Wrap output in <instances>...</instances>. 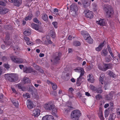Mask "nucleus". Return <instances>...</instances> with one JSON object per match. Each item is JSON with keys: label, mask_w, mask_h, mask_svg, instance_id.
I'll return each mask as SVG.
<instances>
[{"label": "nucleus", "mask_w": 120, "mask_h": 120, "mask_svg": "<svg viewBox=\"0 0 120 120\" xmlns=\"http://www.w3.org/2000/svg\"><path fill=\"white\" fill-rule=\"evenodd\" d=\"M5 77L6 80L11 82L17 81L18 78L17 75L14 74H5Z\"/></svg>", "instance_id": "f257e3e1"}, {"label": "nucleus", "mask_w": 120, "mask_h": 120, "mask_svg": "<svg viewBox=\"0 0 120 120\" xmlns=\"http://www.w3.org/2000/svg\"><path fill=\"white\" fill-rule=\"evenodd\" d=\"M81 116L80 111L78 109L73 111L71 114V118L72 120H79V118Z\"/></svg>", "instance_id": "f03ea898"}, {"label": "nucleus", "mask_w": 120, "mask_h": 120, "mask_svg": "<svg viewBox=\"0 0 120 120\" xmlns=\"http://www.w3.org/2000/svg\"><path fill=\"white\" fill-rule=\"evenodd\" d=\"M44 108L45 109L48 111H52L53 113L57 112V109L55 108L54 105L52 102H49L45 104Z\"/></svg>", "instance_id": "7ed1b4c3"}, {"label": "nucleus", "mask_w": 120, "mask_h": 120, "mask_svg": "<svg viewBox=\"0 0 120 120\" xmlns=\"http://www.w3.org/2000/svg\"><path fill=\"white\" fill-rule=\"evenodd\" d=\"M107 15L109 17H110L114 13L112 7L110 5H106L104 8Z\"/></svg>", "instance_id": "20e7f679"}, {"label": "nucleus", "mask_w": 120, "mask_h": 120, "mask_svg": "<svg viewBox=\"0 0 120 120\" xmlns=\"http://www.w3.org/2000/svg\"><path fill=\"white\" fill-rule=\"evenodd\" d=\"M61 56V53L59 52L58 53H56V55L54 56L53 60H51V61L52 62H53L54 63L57 64Z\"/></svg>", "instance_id": "39448f33"}, {"label": "nucleus", "mask_w": 120, "mask_h": 120, "mask_svg": "<svg viewBox=\"0 0 120 120\" xmlns=\"http://www.w3.org/2000/svg\"><path fill=\"white\" fill-rule=\"evenodd\" d=\"M109 64H104L103 65H99L98 66L99 69L102 71H106L109 68Z\"/></svg>", "instance_id": "423d86ee"}, {"label": "nucleus", "mask_w": 120, "mask_h": 120, "mask_svg": "<svg viewBox=\"0 0 120 120\" xmlns=\"http://www.w3.org/2000/svg\"><path fill=\"white\" fill-rule=\"evenodd\" d=\"M9 1L11 3H14V5L17 7H19L22 2V0H9Z\"/></svg>", "instance_id": "0eeeda50"}, {"label": "nucleus", "mask_w": 120, "mask_h": 120, "mask_svg": "<svg viewBox=\"0 0 120 120\" xmlns=\"http://www.w3.org/2000/svg\"><path fill=\"white\" fill-rule=\"evenodd\" d=\"M85 13V16L87 18L90 19L91 18L93 17V13L92 11L89 10L85 11H84Z\"/></svg>", "instance_id": "6e6552de"}, {"label": "nucleus", "mask_w": 120, "mask_h": 120, "mask_svg": "<svg viewBox=\"0 0 120 120\" xmlns=\"http://www.w3.org/2000/svg\"><path fill=\"white\" fill-rule=\"evenodd\" d=\"M82 3L84 8H87L88 7H90L91 2L86 0H82Z\"/></svg>", "instance_id": "1a4fd4ad"}, {"label": "nucleus", "mask_w": 120, "mask_h": 120, "mask_svg": "<svg viewBox=\"0 0 120 120\" xmlns=\"http://www.w3.org/2000/svg\"><path fill=\"white\" fill-rule=\"evenodd\" d=\"M9 11V10L6 8L0 7V14H4L6 13Z\"/></svg>", "instance_id": "9d476101"}, {"label": "nucleus", "mask_w": 120, "mask_h": 120, "mask_svg": "<svg viewBox=\"0 0 120 120\" xmlns=\"http://www.w3.org/2000/svg\"><path fill=\"white\" fill-rule=\"evenodd\" d=\"M70 8L71 10L73 11V13L72 14V15L74 16H75L76 15L75 9L77 8V6L74 4H72L71 5Z\"/></svg>", "instance_id": "9b49d317"}, {"label": "nucleus", "mask_w": 120, "mask_h": 120, "mask_svg": "<svg viewBox=\"0 0 120 120\" xmlns=\"http://www.w3.org/2000/svg\"><path fill=\"white\" fill-rule=\"evenodd\" d=\"M42 119L43 120H53L54 118L52 115H47L43 117Z\"/></svg>", "instance_id": "f8f14e48"}, {"label": "nucleus", "mask_w": 120, "mask_h": 120, "mask_svg": "<svg viewBox=\"0 0 120 120\" xmlns=\"http://www.w3.org/2000/svg\"><path fill=\"white\" fill-rule=\"evenodd\" d=\"M40 111L39 109H36L33 111V115L35 117H38L40 114Z\"/></svg>", "instance_id": "ddd939ff"}, {"label": "nucleus", "mask_w": 120, "mask_h": 120, "mask_svg": "<svg viewBox=\"0 0 120 120\" xmlns=\"http://www.w3.org/2000/svg\"><path fill=\"white\" fill-rule=\"evenodd\" d=\"M10 36L9 34L7 35L5 37V41L4 42L6 45H9L10 44Z\"/></svg>", "instance_id": "4468645a"}, {"label": "nucleus", "mask_w": 120, "mask_h": 120, "mask_svg": "<svg viewBox=\"0 0 120 120\" xmlns=\"http://www.w3.org/2000/svg\"><path fill=\"white\" fill-rule=\"evenodd\" d=\"M27 105L28 108L30 109H31L33 107L34 105L32 101L27 100Z\"/></svg>", "instance_id": "2eb2a0df"}, {"label": "nucleus", "mask_w": 120, "mask_h": 120, "mask_svg": "<svg viewBox=\"0 0 120 120\" xmlns=\"http://www.w3.org/2000/svg\"><path fill=\"white\" fill-rule=\"evenodd\" d=\"M104 41H104L103 42L101 43L99 45L98 47L95 48V50L96 51L98 52H99L102 49V48L104 46Z\"/></svg>", "instance_id": "dca6fc26"}, {"label": "nucleus", "mask_w": 120, "mask_h": 120, "mask_svg": "<svg viewBox=\"0 0 120 120\" xmlns=\"http://www.w3.org/2000/svg\"><path fill=\"white\" fill-rule=\"evenodd\" d=\"M96 22L98 24L100 25L101 26H104L105 24V20L103 19L99 20L98 21H97Z\"/></svg>", "instance_id": "f3484780"}, {"label": "nucleus", "mask_w": 120, "mask_h": 120, "mask_svg": "<svg viewBox=\"0 0 120 120\" xmlns=\"http://www.w3.org/2000/svg\"><path fill=\"white\" fill-rule=\"evenodd\" d=\"M32 69L30 68L25 67L23 68V71L26 73H31L32 71Z\"/></svg>", "instance_id": "a211bd4d"}, {"label": "nucleus", "mask_w": 120, "mask_h": 120, "mask_svg": "<svg viewBox=\"0 0 120 120\" xmlns=\"http://www.w3.org/2000/svg\"><path fill=\"white\" fill-rule=\"evenodd\" d=\"M84 74V71H82L81 70L80 72V75L79 77L78 78L77 80V83H78L79 82V81H80L82 79V77L83 75Z\"/></svg>", "instance_id": "6ab92c4d"}, {"label": "nucleus", "mask_w": 120, "mask_h": 120, "mask_svg": "<svg viewBox=\"0 0 120 120\" xmlns=\"http://www.w3.org/2000/svg\"><path fill=\"white\" fill-rule=\"evenodd\" d=\"M41 18L45 21L47 22L48 21V18L47 15L45 14H43L42 15Z\"/></svg>", "instance_id": "aec40b11"}, {"label": "nucleus", "mask_w": 120, "mask_h": 120, "mask_svg": "<svg viewBox=\"0 0 120 120\" xmlns=\"http://www.w3.org/2000/svg\"><path fill=\"white\" fill-rule=\"evenodd\" d=\"M114 94L112 92H111L109 94L107 95L106 98L108 100L112 99Z\"/></svg>", "instance_id": "412c9836"}, {"label": "nucleus", "mask_w": 120, "mask_h": 120, "mask_svg": "<svg viewBox=\"0 0 120 120\" xmlns=\"http://www.w3.org/2000/svg\"><path fill=\"white\" fill-rule=\"evenodd\" d=\"M107 72L108 73L109 75L111 77L114 78L116 76L111 71H108Z\"/></svg>", "instance_id": "4be33fe9"}, {"label": "nucleus", "mask_w": 120, "mask_h": 120, "mask_svg": "<svg viewBox=\"0 0 120 120\" xmlns=\"http://www.w3.org/2000/svg\"><path fill=\"white\" fill-rule=\"evenodd\" d=\"M33 16V15L31 13H30L28 16L25 17V20L26 21H27L28 20H30L32 19Z\"/></svg>", "instance_id": "5701e85b"}, {"label": "nucleus", "mask_w": 120, "mask_h": 120, "mask_svg": "<svg viewBox=\"0 0 120 120\" xmlns=\"http://www.w3.org/2000/svg\"><path fill=\"white\" fill-rule=\"evenodd\" d=\"M39 26L38 24H36L34 23H32L31 24V27L36 30H37L38 28L39 27Z\"/></svg>", "instance_id": "b1692460"}, {"label": "nucleus", "mask_w": 120, "mask_h": 120, "mask_svg": "<svg viewBox=\"0 0 120 120\" xmlns=\"http://www.w3.org/2000/svg\"><path fill=\"white\" fill-rule=\"evenodd\" d=\"M116 117V115L114 113L111 114L108 120H113Z\"/></svg>", "instance_id": "393cba45"}, {"label": "nucleus", "mask_w": 120, "mask_h": 120, "mask_svg": "<svg viewBox=\"0 0 120 120\" xmlns=\"http://www.w3.org/2000/svg\"><path fill=\"white\" fill-rule=\"evenodd\" d=\"M102 86H100L99 88H96V89L95 91L96 92L98 93H101L103 92V90L102 89Z\"/></svg>", "instance_id": "a878e982"}, {"label": "nucleus", "mask_w": 120, "mask_h": 120, "mask_svg": "<svg viewBox=\"0 0 120 120\" xmlns=\"http://www.w3.org/2000/svg\"><path fill=\"white\" fill-rule=\"evenodd\" d=\"M86 41L90 44H92L93 43V40L90 36L87 39H86Z\"/></svg>", "instance_id": "bb28decb"}, {"label": "nucleus", "mask_w": 120, "mask_h": 120, "mask_svg": "<svg viewBox=\"0 0 120 120\" xmlns=\"http://www.w3.org/2000/svg\"><path fill=\"white\" fill-rule=\"evenodd\" d=\"M112 58L110 55H109L107 57L105 58V61L106 62H109L111 61Z\"/></svg>", "instance_id": "cd10ccee"}, {"label": "nucleus", "mask_w": 120, "mask_h": 120, "mask_svg": "<svg viewBox=\"0 0 120 120\" xmlns=\"http://www.w3.org/2000/svg\"><path fill=\"white\" fill-rule=\"evenodd\" d=\"M4 27L6 29L9 30H11L12 29V26L10 25H5Z\"/></svg>", "instance_id": "c85d7f7f"}, {"label": "nucleus", "mask_w": 120, "mask_h": 120, "mask_svg": "<svg viewBox=\"0 0 120 120\" xmlns=\"http://www.w3.org/2000/svg\"><path fill=\"white\" fill-rule=\"evenodd\" d=\"M23 96L26 99L29 98H30V95L27 93H24L23 95Z\"/></svg>", "instance_id": "c756f323"}, {"label": "nucleus", "mask_w": 120, "mask_h": 120, "mask_svg": "<svg viewBox=\"0 0 120 120\" xmlns=\"http://www.w3.org/2000/svg\"><path fill=\"white\" fill-rule=\"evenodd\" d=\"M11 59L15 63H17L18 58H16L14 56H11L10 57Z\"/></svg>", "instance_id": "7c9ffc66"}, {"label": "nucleus", "mask_w": 120, "mask_h": 120, "mask_svg": "<svg viewBox=\"0 0 120 120\" xmlns=\"http://www.w3.org/2000/svg\"><path fill=\"white\" fill-rule=\"evenodd\" d=\"M108 53V51L104 49L102 51L101 54L102 56H105L107 55Z\"/></svg>", "instance_id": "2f4dec72"}, {"label": "nucleus", "mask_w": 120, "mask_h": 120, "mask_svg": "<svg viewBox=\"0 0 120 120\" xmlns=\"http://www.w3.org/2000/svg\"><path fill=\"white\" fill-rule=\"evenodd\" d=\"M104 75V74H102L100 76V78L99 79V81L100 82H101V83L102 84H103L104 82V81L103 80V78H104V77L103 78L102 77H103Z\"/></svg>", "instance_id": "473e14b6"}, {"label": "nucleus", "mask_w": 120, "mask_h": 120, "mask_svg": "<svg viewBox=\"0 0 120 120\" xmlns=\"http://www.w3.org/2000/svg\"><path fill=\"white\" fill-rule=\"evenodd\" d=\"M23 79L24 83H28L30 82L29 79L26 77H24L23 78Z\"/></svg>", "instance_id": "72a5a7b5"}, {"label": "nucleus", "mask_w": 120, "mask_h": 120, "mask_svg": "<svg viewBox=\"0 0 120 120\" xmlns=\"http://www.w3.org/2000/svg\"><path fill=\"white\" fill-rule=\"evenodd\" d=\"M73 44L74 46H80L81 45V43L79 41H75L74 42Z\"/></svg>", "instance_id": "f704fd0d"}, {"label": "nucleus", "mask_w": 120, "mask_h": 120, "mask_svg": "<svg viewBox=\"0 0 120 120\" xmlns=\"http://www.w3.org/2000/svg\"><path fill=\"white\" fill-rule=\"evenodd\" d=\"M49 36L47 37L46 39L45 38H42L43 41L44 42L45 44L46 45H48V43L47 41V40L48 39Z\"/></svg>", "instance_id": "c9c22d12"}, {"label": "nucleus", "mask_w": 120, "mask_h": 120, "mask_svg": "<svg viewBox=\"0 0 120 120\" xmlns=\"http://www.w3.org/2000/svg\"><path fill=\"white\" fill-rule=\"evenodd\" d=\"M33 21L35 23L39 24H41V22L38 20L37 18L36 17L34 18L33 19Z\"/></svg>", "instance_id": "e433bc0d"}, {"label": "nucleus", "mask_w": 120, "mask_h": 120, "mask_svg": "<svg viewBox=\"0 0 120 120\" xmlns=\"http://www.w3.org/2000/svg\"><path fill=\"white\" fill-rule=\"evenodd\" d=\"M8 58L7 56H4L1 58V59L2 61L5 62L7 60Z\"/></svg>", "instance_id": "4c0bfd02"}, {"label": "nucleus", "mask_w": 120, "mask_h": 120, "mask_svg": "<svg viewBox=\"0 0 120 120\" xmlns=\"http://www.w3.org/2000/svg\"><path fill=\"white\" fill-rule=\"evenodd\" d=\"M52 88L54 90H56L57 88V86L56 84L55 83H52Z\"/></svg>", "instance_id": "58836bf2"}, {"label": "nucleus", "mask_w": 120, "mask_h": 120, "mask_svg": "<svg viewBox=\"0 0 120 120\" xmlns=\"http://www.w3.org/2000/svg\"><path fill=\"white\" fill-rule=\"evenodd\" d=\"M90 88L91 90L95 91L96 88V87H95L94 86L92 85H90Z\"/></svg>", "instance_id": "ea45409f"}, {"label": "nucleus", "mask_w": 120, "mask_h": 120, "mask_svg": "<svg viewBox=\"0 0 120 120\" xmlns=\"http://www.w3.org/2000/svg\"><path fill=\"white\" fill-rule=\"evenodd\" d=\"M7 3V1L6 2H5L4 1H2L0 0V5L5 6L6 5V3Z\"/></svg>", "instance_id": "a19ab883"}, {"label": "nucleus", "mask_w": 120, "mask_h": 120, "mask_svg": "<svg viewBox=\"0 0 120 120\" xmlns=\"http://www.w3.org/2000/svg\"><path fill=\"white\" fill-rule=\"evenodd\" d=\"M52 24L53 25L55 28H57L58 23L57 22H52Z\"/></svg>", "instance_id": "79ce46f5"}, {"label": "nucleus", "mask_w": 120, "mask_h": 120, "mask_svg": "<svg viewBox=\"0 0 120 120\" xmlns=\"http://www.w3.org/2000/svg\"><path fill=\"white\" fill-rule=\"evenodd\" d=\"M24 34L25 35H29L30 34V33L29 30H26L24 31Z\"/></svg>", "instance_id": "37998d69"}, {"label": "nucleus", "mask_w": 120, "mask_h": 120, "mask_svg": "<svg viewBox=\"0 0 120 120\" xmlns=\"http://www.w3.org/2000/svg\"><path fill=\"white\" fill-rule=\"evenodd\" d=\"M88 33L86 31L83 30L81 31V34L83 37V36H85Z\"/></svg>", "instance_id": "c03bdc74"}, {"label": "nucleus", "mask_w": 120, "mask_h": 120, "mask_svg": "<svg viewBox=\"0 0 120 120\" xmlns=\"http://www.w3.org/2000/svg\"><path fill=\"white\" fill-rule=\"evenodd\" d=\"M90 36V34L88 33L85 36H83V38L85 40H86Z\"/></svg>", "instance_id": "a18cd8bd"}, {"label": "nucleus", "mask_w": 120, "mask_h": 120, "mask_svg": "<svg viewBox=\"0 0 120 120\" xmlns=\"http://www.w3.org/2000/svg\"><path fill=\"white\" fill-rule=\"evenodd\" d=\"M4 66L7 69H9L10 68V65L8 64H5L4 65Z\"/></svg>", "instance_id": "49530a36"}, {"label": "nucleus", "mask_w": 120, "mask_h": 120, "mask_svg": "<svg viewBox=\"0 0 120 120\" xmlns=\"http://www.w3.org/2000/svg\"><path fill=\"white\" fill-rule=\"evenodd\" d=\"M98 115L99 117L103 116L102 112L101 109H99V110Z\"/></svg>", "instance_id": "de8ad7c7"}, {"label": "nucleus", "mask_w": 120, "mask_h": 120, "mask_svg": "<svg viewBox=\"0 0 120 120\" xmlns=\"http://www.w3.org/2000/svg\"><path fill=\"white\" fill-rule=\"evenodd\" d=\"M95 98L97 100H99L102 98L100 94H98L95 96Z\"/></svg>", "instance_id": "09e8293b"}, {"label": "nucleus", "mask_w": 120, "mask_h": 120, "mask_svg": "<svg viewBox=\"0 0 120 120\" xmlns=\"http://www.w3.org/2000/svg\"><path fill=\"white\" fill-rule=\"evenodd\" d=\"M92 6L93 8L94 9L96 10L97 8V5L95 3H94L92 4Z\"/></svg>", "instance_id": "8fccbe9b"}, {"label": "nucleus", "mask_w": 120, "mask_h": 120, "mask_svg": "<svg viewBox=\"0 0 120 120\" xmlns=\"http://www.w3.org/2000/svg\"><path fill=\"white\" fill-rule=\"evenodd\" d=\"M37 30H38L39 32H43V29L42 28L40 27L39 26V27L38 28Z\"/></svg>", "instance_id": "3c124183"}, {"label": "nucleus", "mask_w": 120, "mask_h": 120, "mask_svg": "<svg viewBox=\"0 0 120 120\" xmlns=\"http://www.w3.org/2000/svg\"><path fill=\"white\" fill-rule=\"evenodd\" d=\"M23 62V60L22 59H18L17 63L21 64Z\"/></svg>", "instance_id": "603ef678"}, {"label": "nucleus", "mask_w": 120, "mask_h": 120, "mask_svg": "<svg viewBox=\"0 0 120 120\" xmlns=\"http://www.w3.org/2000/svg\"><path fill=\"white\" fill-rule=\"evenodd\" d=\"M109 104L110 106V108L111 109H113V102L112 101L110 102L109 103Z\"/></svg>", "instance_id": "864d4df0"}, {"label": "nucleus", "mask_w": 120, "mask_h": 120, "mask_svg": "<svg viewBox=\"0 0 120 120\" xmlns=\"http://www.w3.org/2000/svg\"><path fill=\"white\" fill-rule=\"evenodd\" d=\"M93 78L92 74H90L89 75V77H88L87 80H90V79H91Z\"/></svg>", "instance_id": "5fc2aeb1"}, {"label": "nucleus", "mask_w": 120, "mask_h": 120, "mask_svg": "<svg viewBox=\"0 0 120 120\" xmlns=\"http://www.w3.org/2000/svg\"><path fill=\"white\" fill-rule=\"evenodd\" d=\"M16 86H17L18 88L19 89H22V84H17Z\"/></svg>", "instance_id": "6e6d98bb"}, {"label": "nucleus", "mask_w": 120, "mask_h": 120, "mask_svg": "<svg viewBox=\"0 0 120 120\" xmlns=\"http://www.w3.org/2000/svg\"><path fill=\"white\" fill-rule=\"evenodd\" d=\"M13 104L16 107H18L19 105V103L17 101H16L15 103Z\"/></svg>", "instance_id": "4d7b16f0"}, {"label": "nucleus", "mask_w": 120, "mask_h": 120, "mask_svg": "<svg viewBox=\"0 0 120 120\" xmlns=\"http://www.w3.org/2000/svg\"><path fill=\"white\" fill-rule=\"evenodd\" d=\"M32 71L31 73H32L34 75H36L37 74V72L35 71L34 70L32 69Z\"/></svg>", "instance_id": "13d9d810"}, {"label": "nucleus", "mask_w": 120, "mask_h": 120, "mask_svg": "<svg viewBox=\"0 0 120 120\" xmlns=\"http://www.w3.org/2000/svg\"><path fill=\"white\" fill-rule=\"evenodd\" d=\"M24 39L26 41H28L30 40L29 38L27 36H25L24 37Z\"/></svg>", "instance_id": "bf43d9fd"}, {"label": "nucleus", "mask_w": 120, "mask_h": 120, "mask_svg": "<svg viewBox=\"0 0 120 120\" xmlns=\"http://www.w3.org/2000/svg\"><path fill=\"white\" fill-rule=\"evenodd\" d=\"M109 114V113L107 112V111H105V118H106L107 117Z\"/></svg>", "instance_id": "052dcab7"}, {"label": "nucleus", "mask_w": 120, "mask_h": 120, "mask_svg": "<svg viewBox=\"0 0 120 120\" xmlns=\"http://www.w3.org/2000/svg\"><path fill=\"white\" fill-rule=\"evenodd\" d=\"M74 90L73 89L72 87H70L68 89V91L72 93Z\"/></svg>", "instance_id": "680f3d73"}, {"label": "nucleus", "mask_w": 120, "mask_h": 120, "mask_svg": "<svg viewBox=\"0 0 120 120\" xmlns=\"http://www.w3.org/2000/svg\"><path fill=\"white\" fill-rule=\"evenodd\" d=\"M36 42L37 43L39 44L41 43V41L40 39H38L36 40Z\"/></svg>", "instance_id": "e2e57ef3"}, {"label": "nucleus", "mask_w": 120, "mask_h": 120, "mask_svg": "<svg viewBox=\"0 0 120 120\" xmlns=\"http://www.w3.org/2000/svg\"><path fill=\"white\" fill-rule=\"evenodd\" d=\"M88 81L90 82L91 83H93L94 81V79L93 78L91 79H90L89 80H88Z\"/></svg>", "instance_id": "0e129e2a"}, {"label": "nucleus", "mask_w": 120, "mask_h": 120, "mask_svg": "<svg viewBox=\"0 0 120 120\" xmlns=\"http://www.w3.org/2000/svg\"><path fill=\"white\" fill-rule=\"evenodd\" d=\"M17 100L16 99L14 98H12L11 99V101L12 102V103L13 104H14L15 102V101Z\"/></svg>", "instance_id": "69168bd1"}, {"label": "nucleus", "mask_w": 120, "mask_h": 120, "mask_svg": "<svg viewBox=\"0 0 120 120\" xmlns=\"http://www.w3.org/2000/svg\"><path fill=\"white\" fill-rule=\"evenodd\" d=\"M48 42V44H51L52 43V42L51 41L50 39H49L47 40Z\"/></svg>", "instance_id": "338daca9"}, {"label": "nucleus", "mask_w": 120, "mask_h": 120, "mask_svg": "<svg viewBox=\"0 0 120 120\" xmlns=\"http://www.w3.org/2000/svg\"><path fill=\"white\" fill-rule=\"evenodd\" d=\"M32 43L30 41H28L26 42L27 44L30 45H32Z\"/></svg>", "instance_id": "774afa93"}]
</instances>
